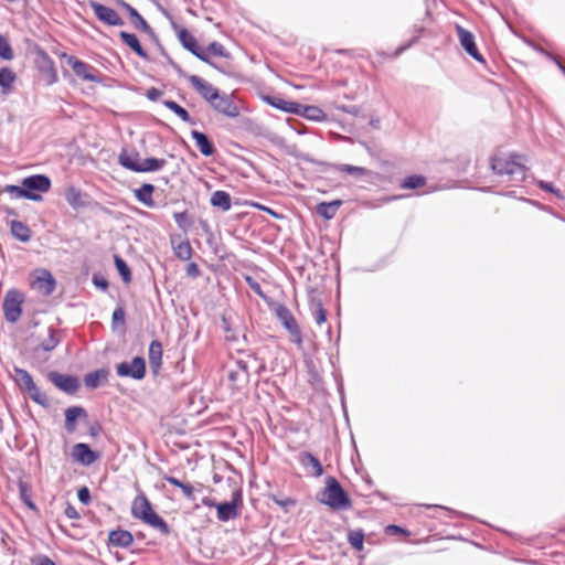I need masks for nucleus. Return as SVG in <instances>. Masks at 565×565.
<instances>
[{
  "mask_svg": "<svg viewBox=\"0 0 565 565\" xmlns=\"http://www.w3.org/2000/svg\"><path fill=\"white\" fill-rule=\"evenodd\" d=\"M243 505V497L241 490H235L231 501H225L216 505V516L221 522H228L239 515V509Z\"/></svg>",
  "mask_w": 565,
  "mask_h": 565,
  "instance_id": "7",
  "label": "nucleus"
},
{
  "mask_svg": "<svg viewBox=\"0 0 565 565\" xmlns=\"http://www.w3.org/2000/svg\"><path fill=\"white\" fill-rule=\"evenodd\" d=\"M107 381V372L103 369L87 373L84 377L85 386L88 388H97L103 382Z\"/></svg>",
  "mask_w": 565,
  "mask_h": 565,
  "instance_id": "33",
  "label": "nucleus"
},
{
  "mask_svg": "<svg viewBox=\"0 0 565 565\" xmlns=\"http://www.w3.org/2000/svg\"><path fill=\"white\" fill-rule=\"evenodd\" d=\"M207 52L216 55V56H222V57H228L230 54L228 52L225 50L224 45L221 44L220 42H212L209 44L207 46Z\"/></svg>",
  "mask_w": 565,
  "mask_h": 565,
  "instance_id": "50",
  "label": "nucleus"
},
{
  "mask_svg": "<svg viewBox=\"0 0 565 565\" xmlns=\"http://www.w3.org/2000/svg\"><path fill=\"white\" fill-rule=\"evenodd\" d=\"M162 104L168 108L170 109L171 111H173L178 117H180V119L184 122H190V124H194V121L192 120L190 114L188 113V110L185 108H183L182 106H180L178 103H175L174 100H170V99H166L162 102Z\"/></svg>",
  "mask_w": 565,
  "mask_h": 565,
  "instance_id": "38",
  "label": "nucleus"
},
{
  "mask_svg": "<svg viewBox=\"0 0 565 565\" xmlns=\"http://www.w3.org/2000/svg\"><path fill=\"white\" fill-rule=\"evenodd\" d=\"M210 106L217 113L230 118H235L239 115L238 106L234 103L232 96L225 93L221 94L218 92L216 98Z\"/></svg>",
  "mask_w": 565,
  "mask_h": 565,
  "instance_id": "16",
  "label": "nucleus"
},
{
  "mask_svg": "<svg viewBox=\"0 0 565 565\" xmlns=\"http://www.w3.org/2000/svg\"><path fill=\"white\" fill-rule=\"evenodd\" d=\"M108 541L113 546L126 548L132 544L134 536L127 530H115L109 533Z\"/></svg>",
  "mask_w": 565,
  "mask_h": 565,
  "instance_id": "23",
  "label": "nucleus"
},
{
  "mask_svg": "<svg viewBox=\"0 0 565 565\" xmlns=\"http://www.w3.org/2000/svg\"><path fill=\"white\" fill-rule=\"evenodd\" d=\"M211 205L221 209L223 212H227L232 207V199L230 193L223 190H217L212 193L210 199Z\"/></svg>",
  "mask_w": 565,
  "mask_h": 565,
  "instance_id": "29",
  "label": "nucleus"
},
{
  "mask_svg": "<svg viewBox=\"0 0 565 565\" xmlns=\"http://www.w3.org/2000/svg\"><path fill=\"white\" fill-rule=\"evenodd\" d=\"M539 186L540 189L544 190V191H547V192H551V193H554L556 194V196H561V192L559 190H556L552 183L550 182H546V181H540L539 182Z\"/></svg>",
  "mask_w": 565,
  "mask_h": 565,
  "instance_id": "56",
  "label": "nucleus"
},
{
  "mask_svg": "<svg viewBox=\"0 0 565 565\" xmlns=\"http://www.w3.org/2000/svg\"><path fill=\"white\" fill-rule=\"evenodd\" d=\"M77 498L81 503L87 505L90 503L92 497L88 488L83 487L77 491Z\"/></svg>",
  "mask_w": 565,
  "mask_h": 565,
  "instance_id": "53",
  "label": "nucleus"
},
{
  "mask_svg": "<svg viewBox=\"0 0 565 565\" xmlns=\"http://www.w3.org/2000/svg\"><path fill=\"white\" fill-rule=\"evenodd\" d=\"M72 456L75 461L83 466H90L99 459V454L92 450L90 447L84 443L74 445Z\"/></svg>",
  "mask_w": 565,
  "mask_h": 565,
  "instance_id": "19",
  "label": "nucleus"
},
{
  "mask_svg": "<svg viewBox=\"0 0 565 565\" xmlns=\"http://www.w3.org/2000/svg\"><path fill=\"white\" fill-rule=\"evenodd\" d=\"M125 318H126V313H125V310L122 309V307H117L113 312V318H111L113 329H116L118 324L124 326Z\"/></svg>",
  "mask_w": 565,
  "mask_h": 565,
  "instance_id": "51",
  "label": "nucleus"
},
{
  "mask_svg": "<svg viewBox=\"0 0 565 565\" xmlns=\"http://www.w3.org/2000/svg\"><path fill=\"white\" fill-rule=\"evenodd\" d=\"M246 282L248 285V287L257 295L259 296L260 298L263 299H266V295L264 294L260 285L255 280L253 279L252 277L247 276L246 277Z\"/></svg>",
  "mask_w": 565,
  "mask_h": 565,
  "instance_id": "52",
  "label": "nucleus"
},
{
  "mask_svg": "<svg viewBox=\"0 0 565 565\" xmlns=\"http://www.w3.org/2000/svg\"><path fill=\"white\" fill-rule=\"evenodd\" d=\"M186 275L191 278H196L200 275V269L196 263H189L186 266Z\"/></svg>",
  "mask_w": 565,
  "mask_h": 565,
  "instance_id": "57",
  "label": "nucleus"
},
{
  "mask_svg": "<svg viewBox=\"0 0 565 565\" xmlns=\"http://www.w3.org/2000/svg\"><path fill=\"white\" fill-rule=\"evenodd\" d=\"M131 514L135 519L141 520L163 535H169L171 532L169 524L152 510L150 501L143 493L134 499Z\"/></svg>",
  "mask_w": 565,
  "mask_h": 565,
  "instance_id": "2",
  "label": "nucleus"
},
{
  "mask_svg": "<svg viewBox=\"0 0 565 565\" xmlns=\"http://www.w3.org/2000/svg\"><path fill=\"white\" fill-rule=\"evenodd\" d=\"M334 169L339 172H345V173L356 177V178L363 177L369 173V170L363 167H356V166H351V164H345V163L335 164Z\"/></svg>",
  "mask_w": 565,
  "mask_h": 565,
  "instance_id": "43",
  "label": "nucleus"
},
{
  "mask_svg": "<svg viewBox=\"0 0 565 565\" xmlns=\"http://www.w3.org/2000/svg\"><path fill=\"white\" fill-rule=\"evenodd\" d=\"M32 565H56L49 556L39 555L32 559Z\"/></svg>",
  "mask_w": 565,
  "mask_h": 565,
  "instance_id": "54",
  "label": "nucleus"
},
{
  "mask_svg": "<svg viewBox=\"0 0 565 565\" xmlns=\"http://www.w3.org/2000/svg\"><path fill=\"white\" fill-rule=\"evenodd\" d=\"M11 233L20 242L26 243L31 239L30 227L20 221L11 222Z\"/></svg>",
  "mask_w": 565,
  "mask_h": 565,
  "instance_id": "36",
  "label": "nucleus"
},
{
  "mask_svg": "<svg viewBox=\"0 0 565 565\" xmlns=\"http://www.w3.org/2000/svg\"><path fill=\"white\" fill-rule=\"evenodd\" d=\"M227 380L234 391L243 390L249 382L248 363L236 360L227 370Z\"/></svg>",
  "mask_w": 565,
  "mask_h": 565,
  "instance_id": "8",
  "label": "nucleus"
},
{
  "mask_svg": "<svg viewBox=\"0 0 565 565\" xmlns=\"http://www.w3.org/2000/svg\"><path fill=\"white\" fill-rule=\"evenodd\" d=\"M18 487H19V494H20L21 501L30 510L36 511L38 509H36V505H35V503L33 502V500L31 498V491H30V487L28 486V483L23 482V481H20Z\"/></svg>",
  "mask_w": 565,
  "mask_h": 565,
  "instance_id": "42",
  "label": "nucleus"
},
{
  "mask_svg": "<svg viewBox=\"0 0 565 565\" xmlns=\"http://www.w3.org/2000/svg\"><path fill=\"white\" fill-rule=\"evenodd\" d=\"M491 169L495 174L507 178V181L514 186L525 180L527 170L524 163V157L518 153L494 154L491 158Z\"/></svg>",
  "mask_w": 565,
  "mask_h": 565,
  "instance_id": "1",
  "label": "nucleus"
},
{
  "mask_svg": "<svg viewBox=\"0 0 565 565\" xmlns=\"http://www.w3.org/2000/svg\"><path fill=\"white\" fill-rule=\"evenodd\" d=\"M202 504L205 505V507H209V508H215L216 509V505L218 503L215 502V500L211 497H204L202 499Z\"/></svg>",
  "mask_w": 565,
  "mask_h": 565,
  "instance_id": "64",
  "label": "nucleus"
},
{
  "mask_svg": "<svg viewBox=\"0 0 565 565\" xmlns=\"http://www.w3.org/2000/svg\"><path fill=\"white\" fill-rule=\"evenodd\" d=\"M364 532L361 529L352 530L348 534V542L350 545L356 550L362 551L363 550V543H364Z\"/></svg>",
  "mask_w": 565,
  "mask_h": 565,
  "instance_id": "44",
  "label": "nucleus"
},
{
  "mask_svg": "<svg viewBox=\"0 0 565 565\" xmlns=\"http://www.w3.org/2000/svg\"><path fill=\"white\" fill-rule=\"evenodd\" d=\"M162 92L156 87H151L147 90L146 96L149 100L157 102L161 96Z\"/></svg>",
  "mask_w": 565,
  "mask_h": 565,
  "instance_id": "55",
  "label": "nucleus"
},
{
  "mask_svg": "<svg viewBox=\"0 0 565 565\" xmlns=\"http://www.w3.org/2000/svg\"><path fill=\"white\" fill-rule=\"evenodd\" d=\"M186 216V212L174 213L173 217L179 227L184 228Z\"/></svg>",
  "mask_w": 565,
  "mask_h": 565,
  "instance_id": "61",
  "label": "nucleus"
},
{
  "mask_svg": "<svg viewBox=\"0 0 565 565\" xmlns=\"http://www.w3.org/2000/svg\"><path fill=\"white\" fill-rule=\"evenodd\" d=\"M0 57L6 61H11L14 57L9 40L2 34H0Z\"/></svg>",
  "mask_w": 565,
  "mask_h": 565,
  "instance_id": "46",
  "label": "nucleus"
},
{
  "mask_svg": "<svg viewBox=\"0 0 565 565\" xmlns=\"http://www.w3.org/2000/svg\"><path fill=\"white\" fill-rule=\"evenodd\" d=\"M265 100L277 109L284 110L286 113H297V103L285 100L278 96H267Z\"/></svg>",
  "mask_w": 565,
  "mask_h": 565,
  "instance_id": "34",
  "label": "nucleus"
},
{
  "mask_svg": "<svg viewBox=\"0 0 565 565\" xmlns=\"http://www.w3.org/2000/svg\"><path fill=\"white\" fill-rule=\"evenodd\" d=\"M116 373L120 377L142 380L146 375V362L141 356H135L130 363L122 362L116 366Z\"/></svg>",
  "mask_w": 565,
  "mask_h": 565,
  "instance_id": "13",
  "label": "nucleus"
},
{
  "mask_svg": "<svg viewBox=\"0 0 565 565\" xmlns=\"http://www.w3.org/2000/svg\"><path fill=\"white\" fill-rule=\"evenodd\" d=\"M341 205H342L341 200H334L331 202H321L317 205L316 211L324 220H332L335 216V214Z\"/></svg>",
  "mask_w": 565,
  "mask_h": 565,
  "instance_id": "30",
  "label": "nucleus"
},
{
  "mask_svg": "<svg viewBox=\"0 0 565 565\" xmlns=\"http://www.w3.org/2000/svg\"><path fill=\"white\" fill-rule=\"evenodd\" d=\"M163 479L167 482H169L170 484L180 488L182 490L183 495L188 500L194 501L196 499V497H195L196 489L192 484L184 483L181 480H179V479H177L175 477H172V476H164Z\"/></svg>",
  "mask_w": 565,
  "mask_h": 565,
  "instance_id": "32",
  "label": "nucleus"
},
{
  "mask_svg": "<svg viewBox=\"0 0 565 565\" xmlns=\"http://www.w3.org/2000/svg\"><path fill=\"white\" fill-rule=\"evenodd\" d=\"M119 38L138 56H140L141 58H145V60L148 58V54L146 53V51L141 46V44H140V42H139V40H138L136 34L129 33V32H126V31H121V32H119Z\"/></svg>",
  "mask_w": 565,
  "mask_h": 565,
  "instance_id": "28",
  "label": "nucleus"
},
{
  "mask_svg": "<svg viewBox=\"0 0 565 565\" xmlns=\"http://www.w3.org/2000/svg\"><path fill=\"white\" fill-rule=\"evenodd\" d=\"M191 136L195 140L196 147L203 156L210 157L214 154L215 148L205 134L192 130Z\"/></svg>",
  "mask_w": 565,
  "mask_h": 565,
  "instance_id": "26",
  "label": "nucleus"
},
{
  "mask_svg": "<svg viewBox=\"0 0 565 565\" xmlns=\"http://www.w3.org/2000/svg\"><path fill=\"white\" fill-rule=\"evenodd\" d=\"M43 73L46 76V84L53 85L58 81L57 72L54 67L53 61L49 58V65L43 68Z\"/></svg>",
  "mask_w": 565,
  "mask_h": 565,
  "instance_id": "49",
  "label": "nucleus"
},
{
  "mask_svg": "<svg viewBox=\"0 0 565 565\" xmlns=\"http://www.w3.org/2000/svg\"><path fill=\"white\" fill-rule=\"evenodd\" d=\"M254 206H255L256 209L260 210V211H264V212H266V213L270 214L271 216H274V217H276V218H279V217H280V215H279L277 212H275L273 209H270V207H268V206L262 205V204H259V203H255V204H254Z\"/></svg>",
  "mask_w": 565,
  "mask_h": 565,
  "instance_id": "62",
  "label": "nucleus"
},
{
  "mask_svg": "<svg viewBox=\"0 0 565 565\" xmlns=\"http://www.w3.org/2000/svg\"><path fill=\"white\" fill-rule=\"evenodd\" d=\"M23 296L18 290H9L3 299L2 308L4 318L10 323H15L22 313Z\"/></svg>",
  "mask_w": 565,
  "mask_h": 565,
  "instance_id": "9",
  "label": "nucleus"
},
{
  "mask_svg": "<svg viewBox=\"0 0 565 565\" xmlns=\"http://www.w3.org/2000/svg\"><path fill=\"white\" fill-rule=\"evenodd\" d=\"M172 28L173 30L175 31L177 35H178V39L180 41V43L182 44V46L188 50L189 52H191L194 56H196L198 58H200L201 61L207 63L209 65H211L212 67L221 71V72H225L222 67L217 66L215 63H213L210 57L207 56V54L205 53V51H203L199 44H198V41L183 26H180L179 24H177L175 22L172 21Z\"/></svg>",
  "mask_w": 565,
  "mask_h": 565,
  "instance_id": "4",
  "label": "nucleus"
},
{
  "mask_svg": "<svg viewBox=\"0 0 565 565\" xmlns=\"http://www.w3.org/2000/svg\"><path fill=\"white\" fill-rule=\"evenodd\" d=\"M14 81L15 74L11 68L2 67L0 70V86L4 92H8L12 88Z\"/></svg>",
  "mask_w": 565,
  "mask_h": 565,
  "instance_id": "41",
  "label": "nucleus"
},
{
  "mask_svg": "<svg viewBox=\"0 0 565 565\" xmlns=\"http://www.w3.org/2000/svg\"><path fill=\"white\" fill-rule=\"evenodd\" d=\"M17 375L18 385L24 390L31 399L36 404L46 407L49 405V398L45 393L41 392L35 385L32 375L24 369H14Z\"/></svg>",
  "mask_w": 565,
  "mask_h": 565,
  "instance_id": "6",
  "label": "nucleus"
},
{
  "mask_svg": "<svg viewBox=\"0 0 565 565\" xmlns=\"http://www.w3.org/2000/svg\"><path fill=\"white\" fill-rule=\"evenodd\" d=\"M32 289L36 290L42 296H51L56 287V280L52 273L47 269H38L32 275L31 280Z\"/></svg>",
  "mask_w": 565,
  "mask_h": 565,
  "instance_id": "12",
  "label": "nucleus"
},
{
  "mask_svg": "<svg viewBox=\"0 0 565 565\" xmlns=\"http://www.w3.org/2000/svg\"><path fill=\"white\" fill-rule=\"evenodd\" d=\"M62 58L65 60L66 64L72 67L75 75L84 81L99 83L100 77L96 74V68L90 64L81 61L74 55L66 53L62 54Z\"/></svg>",
  "mask_w": 565,
  "mask_h": 565,
  "instance_id": "10",
  "label": "nucleus"
},
{
  "mask_svg": "<svg viewBox=\"0 0 565 565\" xmlns=\"http://www.w3.org/2000/svg\"><path fill=\"white\" fill-rule=\"evenodd\" d=\"M117 3L122 7L131 18V23L137 30H141L151 36H154V32L148 22L139 14V12L124 0H117Z\"/></svg>",
  "mask_w": 565,
  "mask_h": 565,
  "instance_id": "20",
  "label": "nucleus"
},
{
  "mask_svg": "<svg viewBox=\"0 0 565 565\" xmlns=\"http://www.w3.org/2000/svg\"><path fill=\"white\" fill-rule=\"evenodd\" d=\"M89 7L94 11L96 18L104 24L110 26H121L125 24L124 20L114 9L97 1H89Z\"/></svg>",
  "mask_w": 565,
  "mask_h": 565,
  "instance_id": "15",
  "label": "nucleus"
},
{
  "mask_svg": "<svg viewBox=\"0 0 565 565\" xmlns=\"http://www.w3.org/2000/svg\"><path fill=\"white\" fill-rule=\"evenodd\" d=\"M118 161L124 168L134 172H138V170H136V168H132V166H141L142 160L139 159V154L137 152L131 154L127 150H122L119 153Z\"/></svg>",
  "mask_w": 565,
  "mask_h": 565,
  "instance_id": "37",
  "label": "nucleus"
},
{
  "mask_svg": "<svg viewBox=\"0 0 565 565\" xmlns=\"http://www.w3.org/2000/svg\"><path fill=\"white\" fill-rule=\"evenodd\" d=\"M115 265L122 280L129 282L131 280V271L127 263L121 257L115 256Z\"/></svg>",
  "mask_w": 565,
  "mask_h": 565,
  "instance_id": "47",
  "label": "nucleus"
},
{
  "mask_svg": "<svg viewBox=\"0 0 565 565\" xmlns=\"http://www.w3.org/2000/svg\"><path fill=\"white\" fill-rule=\"evenodd\" d=\"M322 495L323 498L320 499L321 503L333 510H347L352 505L350 497L343 490L340 482L333 477L327 478Z\"/></svg>",
  "mask_w": 565,
  "mask_h": 565,
  "instance_id": "3",
  "label": "nucleus"
},
{
  "mask_svg": "<svg viewBox=\"0 0 565 565\" xmlns=\"http://www.w3.org/2000/svg\"><path fill=\"white\" fill-rule=\"evenodd\" d=\"M22 184L28 191V200L40 201L42 196L39 193H45L51 189V180L44 174H34L22 180Z\"/></svg>",
  "mask_w": 565,
  "mask_h": 565,
  "instance_id": "11",
  "label": "nucleus"
},
{
  "mask_svg": "<svg viewBox=\"0 0 565 565\" xmlns=\"http://www.w3.org/2000/svg\"><path fill=\"white\" fill-rule=\"evenodd\" d=\"M3 192L8 193L12 199H20V198L28 199V194H29L23 184L22 185L8 184L3 189Z\"/></svg>",
  "mask_w": 565,
  "mask_h": 565,
  "instance_id": "48",
  "label": "nucleus"
},
{
  "mask_svg": "<svg viewBox=\"0 0 565 565\" xmlns=\"http://www.w3.org/2000/svg\"><path fill=\"white\" fill-rule=\"evenodd\" d=\"M65 515L71 520H77L79 519V513L76 510V508L72 504H67L64 511Z\"/></svg>",
  "mask_w": 565,
  "mask_h": 565,
  "instance_id": "58",
  "label": "nucleus"
},
{
  "mask_svg": "<svg viewBox=\"0 0 565 565\" xmlns=\"http://www.w3.org/2000/svg\"><path fill=\"white\" fill-rule=\"evenodd\" d=\"M166 164V159L146 158L141 161V166H136L135 168L138 172H154L163 169Z\"/></svg>",
  "mask_w": 565,
  "mask_h": 565,
  "instance_id": "35",
  "label": "nucleus"
},
{
  "mask_svg": "<svg viewBox=\"0 0 565 565\" xmlns=\"http://www.w3.org/2000/svg\"><path fill=\"white\" fill-rule=\"evenodd\" d=\"M86 411L81 406H71L65 411V428L68 433L76 429L75 422L79 416H86Z\"/></svg>",
  "mask_w": 565,
  "mask_h": 565,
  "instance_id": "31",
  "label": "nucleus"
},
{
  "mask_svg": "<svg viewBox=\"0 0 565 565\" xmlns=\"http://www.w3.org/2000/svg\"><path fill=\"white\" fill-rule=\"evenodd\" d=\"M299 462L307 470L311 469V475L313 477H320L323 473L322 466L317 457H315L309 451H302L299 454Z\"/></svg>",
  "mask_w": 565,
  "mask_h": 565,
  "instance_id": "22",
  "label": "nucleus"
},
{
  "mask_svg": "<svg viewBox=\"0 0 565 565\" xmlns=\"http://www.w3.org/2000/svg\"><path fill=\"white\" fill-rule=\"evenodd\" d=\"M273 310L278 320L280 321V323L282 324V327L292 337V341L296 344L301 345L303 342L302 333L292 312L282 303H275L273 306Z\"/></svg>",
  "mask_w": 565,
  "mask_h": 565,
  "instance_id": "5",
  "label": "nucleus"
},
{
  "mask_svg": "<svg viewBox=\"0 0 565 565\" xmlns=\"http://www.w3.org/2000/svg\"><path fill=\"white\" fill-rule=\"evenodd\" d=\"M162 344L158 340L151 341L149 344L148 356L149 364L154 373H157L162 365Z\"/></svg>",
  "mask_w": 565,
  "mask_h": 565,
  "instance_id": "24",
  "label": "nucleus"
},
{
  "mask_svg": "<svg viewBox=\"0 0 565 565\" xmlns=\"http://www.w3.org/2000/svg\"><path fill=\"white\" fill-rule=\"evenodd\" d=\"M174 255L180 260H189L192 257V247L189 241L180 242L177 245H173Z\"/></svg>",
  "mask_w": 565,
  "mask_h": 565,
  "instance_id": "40",
  "label": "nucleus"
},
{
  "mask_svg": "<svg viewBox=\"0 0 565 565\" xmlns=\"http://www.w3.org/2000/svg\"><path fill=\"white\" fill-rule=\"evenodd\" d=\"M61 340V331L53 327H49L47 337L42 340L36 350L51 352L60 344Z\"/></svg>",
  "mask_w": 565,
  "mask_h": 565,
  "instance_id": "27",
  "label": "nucleus"
},
{
  "mask_svg": "<svg viewBox=\"0 0 565 565\" xmlns=\"http://www.w3.org/2000/svg\"><path fill=\"white\" fill-rule=\"evenodd\" d=\"M418 41V36H414L408 43L401 45L395 51V56L401 55L404 51L409 49L413 44H415Z\"/></svg>",
  "mask_w": 565,
  "mask_h": 565,
  "instance_id": "60",
  "label": "nucleus"
},
{
  "mask_svg": "<svg viewBox=\"0 0 565 565\" xmlns=\"http://www.w3.org/2000/svg\"><path fill=\"white\" fill-rule=\"evenodd\" d=\"M458 39L460 42V45L465 49V51L476 61L480 63H484L483 56L480 54V52L477 49L475 35L465 29L461 25L456 26Z\"/></svg>",
  "mask_w": 565,
  "mask_h": 565,
  "instance_id": "17",
  "label": "nucleus"
},
{
  "mask_svg": "<svg viewBox=\"0 0 565 565\" xmlns=\"http://www.w3.org/2000/svg\"><path fill=\"white\" fill-rule=\"evenodd\" d=\"M425 183H426L425 177L413 174V175H408L407 178H405L403 180V182L401 183V188L402 189H417V188L425 185Z\"/></svg>",
  "mask_w": 565,
  "mask_h": 565,
  "instance_id": "45",
  "label": "nucleus"
},
{
  "mask_svg": "<svg viewBox=\"0 0 565 565\" xmlns=\"http://www.w3.org/2000/svg\"><path fill=\"white\" fill-rule=\"evenodd\" d=\"M64 196L73 210L77 211L87 206V202L85 200L86 194L83 193L78 188L73 185L66 188Z\"/></svg>",
  "mask_w": 565,
  "mask_h": 565,
  "instance_id": "21",
  "label": "nucleus"
},
{
  "mask_svg": "<svg viewBox=\"0 0 565 565\" xmlns=\"http://www.w3.org/2000/svg\"><path fill=\"white\" fill-rule=\"evenodd\" d=\"M169 64L175 70V72L185 78H188L189 75L184 73V71L180 67L179 64H177L172 58L168 57Z\"/></svg>",
  "mask_w": 565,
  "mask_h": 565,
  "instance_id": "63",
  "label": "nucleus"
},
{
  "mask_svg": "<svg viewBox=\"0 0 565 565\" xmlns=\"http://www.w3.org/2000/svg\"><path fill=\"white\" fill-rule=\"evenodd\" d=\"M188 81L191 83L193 88L201 95L203 99H205L210 105L216 98L217 93L220 92L212 84L203 79L198 75L188 76Z\"/></svg>",
  "mask_w": 565,
  "mask_h": 565,
  "instance_id": "18",
  "label": "nucleus"
},
{
  "mask_svg": "<svg viewBox=\"0 0 565 565\" xmlns=\"http://www.w3.org/2000/svg\"><path fill=\"white\" fill-rule=\"evenodd\" d=\"M47 379L51 383H53L60 391L68 394V395H73L75 394L79 386H81V383L78 381V379L74 375H68V374H62L60 372H56V371H51L49 374H47Z\"/></svg>",
  "mask_w": 565,
  "mask_h": 565,
  "instance_id": "14",
  "label": "nucleus"
},
{
  "mask_svg": "<svg viewBox=\"0 0 565 565\" xmlns=\"http://www.w3.org/2000/svg\"><path fill=\"white\" fill-rule=\"evenodd\" d=\"M93 282L97 288L106 290L108 288V281L104 277L94 275Z\"/></svg>",
  "mask_w": 565,
  "mask_h": 565,
  "instance_id": "59",
  "label": "nucleus"
},
{
  "mask_svg": "<svg viewBox=\"0 0 565 565\" xmlns=\"http://www.w3.org/2000/svg\"><path fill=\"white\" fill-rule=\"evenodd\" d=\"M154 191V185L150 183H143L140 188L134 190V194L136 199L146 205L147 207H156L157 203L152 199V193Z\"/></svg>",
  "mask_w": 565,
  "mask_h": 565,
  "instance_id": "25",
  "label": "nucleus"
},
{
  "mask_svg": "<svg viewBox=\"0 0 565 565\" xmlns=\"http://www.w3.org/2000/svg\"><path fill=\"white\" fill-rule=\"evenodd\" d=\"M310 308L316 323L318 326L324 323L327 320V311L323 308L322 302L312 298L310 301Z\"/></svg>",
  "mask_w": 565,
  "mask_h": 565,
  "instance_id": "39",
  "label": "nucleus"
}]
</instances>
